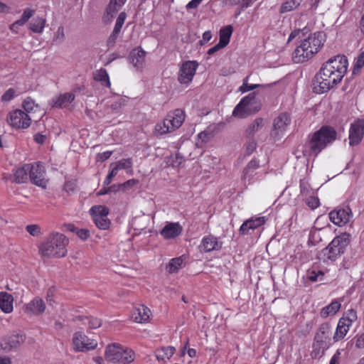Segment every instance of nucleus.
Segmentation results:
<instances>
[{"instance_id":"17","label":"nucleus","mask_w":364,"mask_h":364,"mask_svg":"<svg viewBox=\"0 0 364 364\" xmlns=\"http://www.w3.org/2000/svg\"><path fill=\"white\" fill-rule=\"evenodd\" d=\"M352 218L351 210L347 207L333 210L329 213L330 220L338 226H343L347 224Z\"/></svg>"},{"instance_id":"40","label":"nucleus","mask_w":364,"mask_h":364,"mask_svg":"<svg viewBox=\"0 0 364 364\" xmlns=\"http://www.w3.org/2000/svg\"><path fill=\"white\" fill-rule=\"evenodd\" d=\"M82 323L87 326L89 329H97L102 326V321L93 316H85L82 318Z\"/></svg>"},{"instance_id":"4","label":"nucleus","mask_w":364,"mask_h":364,"mask_svg":"<svg viewBox=\"0 0 364 364\" xmlns=\"http://www.w3.org/2000/svg\"><path fill=\"white\" fill-rule=\"evenodd\" d=\"M68 240L61 233L50 234L41 243L39 251L42 256L48 258L63 257L67 254Z\"/></svg>"},{"instance_id":"41","label":"nucleus","mask_w":364,"mask_h":364,"mask_svg":"<svg viewBox=\"0 0 364 364\" xmlns=\"http://www.w3.org/2000/svg\"><path fill=\"white\" fill-rule=\"evenodd\" d=\"M301 0H286L280 8L282 13L289 12L297 8L301 3Z\"/></svg>"},{"instance_id":"54","label":"nucleus","mask_w":364,"mask_h":364,"mask_svg":"<svg viewBox=\"0 0 364 364\" xmlns=\"http://www.w3.org/2000/svg\"><path fill=\"white\" fill-rule=\"evenodd\" d=\"M112 154V151H104L102 153H100L97 156V161H104L105 160L109 159Z\"/></svg>"},{"instance_id":"30","label":"nucleus","mask_w":364,"mask_h":364,"mask_svg":"<svg viewBox=\"0 0 364 364\" xmlns=\"http://www.w3.org/2000/svg\"><path fill=\"white\" fill-rule=\"evenodd\" d=\"M30 164H26L16 168L14 172V181L17 183H26L29 179Z\"/></svg>"},{"instance_id":"31","label":"nucleus","mask_w":364,"mask_h":364,"mask_svg":"<svg viewBox=\"0 0 364 364\" xmlns=\"http://www.w3.org/2000/svg\"><path fill=\"white\" fill-rule=\"evenodd\" d=\"M93 78L95 81L100 82L102 87L109 88L111 86L109 76L104 68L95 70L93 73Z\"/></svg>"},{"instance_id":"51","label":"nucleus","mask_w":364,"mask_h":364,"mask_svg":"<svg viewBox=\"0 0 364 364\" xmlns=\"http://www.w3.org/2000/svg\"><path fill=\"white\" fill-rule=\"evenodd\" d=\"M73 231L82 240H87L90 235V231L87 229L75 228Z\"/></svg>"},{"instance_id":"14","label":"nucleus","mask_w":364,"mask_h":364,"mask_svg":"<svg viewBox=\"0 0 364 364\" xmlns=\"http://www.w3.org/2000/svg\"><path fill=\"white\" fill-rule=\"evenodd\" d=\"M198 63L188 60L181 64L178 72V81L182 85H189L196 75Z\"/></svg>"},{"instance_id":"12","label":"nucleus","mask_w":364,"mask_h":364,"mask_svg":"<svg viewBox=\"0 0 364 364\" xmlns=\"http://www.w3.org/2000/svg\"><path fill=\"white\" fill-rule=\"evenodd\" d=\"M109 208L103 205H93L90 209V214L95 225L100 230H108L111 221L108 218Z\"/></svg>"},{"instance_id":"22","label":"nucleus","mask_w":364,"mask_h":364,"mask_svg":"<svg viewBox=\"0 0 364 364\" xmlns=\"http://www.w3.org/2000/svg\"><path fill=\"white\" fill-rule=\"evenodd\" d=\"M151 310L143 304L136 305L132 312V320L139 323H146L149 321Z\"/></svg>"},{"instance_id":"35","label":"nucleus","mask_w":364,"mask_h":364,"mask_svg":"<svg viewBox=\"0 0 364 364\" xmlns=\"http://www.w3.org/2000/svg\"><path fill=\"white\" fill-rule=\"evenodd\" d=\"M184 266V259L182 257L171 259L166 265V269L169 274L178 272Z\"/></svg>"},{"instance_id":"16","label":"nucleus","mask_w":364,"mask_h":364,"mask_svg":"<svg viewBox=\"0 0 364 364\" xmlns=\"http://www.w3.org/2000/svg\"><path fill=\"white\" fill-rule=\"evenodd\" d=\"M46 306L44 301L38 297H34L23 306V312L28 316H40L46 311Z\"/></svg>"},{"instance_id":"10","label":"nucleus","mask_w":364,"mask_h":364,"mask_svg":"<svg viewBox=\"0 0 364 364\" xmlns=\"http://www.w3.org/2000/svg\"><path fill=\"white\" fill-rule=\"evenodd\" d=\"M357 312L353 309H348L338 320L333 341L338 342L342 340L348 333L352 324L357 320Z\"/></svg>"},{"instance_id":"52","label":"nucleus","mask_w":364,"mask_h":364,"mask_svg":"<svg viewBox=\"0 0 364 364\" xmlns=\"http://www.w3.org/2000/svg\"><path fill=\"white\" fill-rule=\"evenodd\" d=\"M182 161V158H181L178 154H171L170 156L169 159L167 161V164L171 165L172 166H178L181 164Z\"/></svg>"},{"instance_id":"55","label":"nucleus","mask_w":364,"mask_h":364,"mask_svg":"<svg viewBox=\"0 0 364 364\" xmlns=\"http://www.w3.org/2000/svg\"><path fill=\"white\" fill-rule=\"evenodd\" d=\"M35 10L31 9H26L23 11V14L21 15V18L23 20L26 21V22L28 21V19L34 14Z\"/></svg>"},{"instance_id":"24","label":"nucleus","mask_w":364,"mask_h":364,"mask_svg":"<svg viewBox=\"0 0 364 364\" xmlns=\"http://www.w3.org/2000/svg\"><path fill=\"white\" fill-rule=\"evenodd\" d=\"M291 122L290 117L287 113H282L274 121V130L272 134L279 136L286 130Z\"/></svg>"},{"instance_id":"9","label":"nucleus","mask_w":364,"mask_h":364,"mask_svg":"<svg viewBox=\"0 0 364 364\" xmlns=\"http://www.w3.org/2000/svg\"><path fill=\"white\" fill-rule=\"evenodd\" d=\"M6 121L9 126L14 130L27 129L31 124L30 115L21 109L9 111L6 114Z\"/></svg>"},{"instance_id":"47","label":"nucleus","mask_w":364,"mask_h":364,"mask_svg":"<svg viewBox=\"0 0 364 364\" xmlns=\"http://www.w3.org/2000/svg\"><path fill=\"white\" fill-rule=\"evenodd\" d=\"M120 169L132 170V161L130 159H123L116 162Z\"/></svg>"},{"instance_id":"1","label":"nucleus","mask_w":364,"mask_h":364,"mask_svg":"<svg viewBox=\"0 0 364 364\" xmlns=\"http://www.w3.org/2000/svg\"><path fill=\"white\" fill-rule=\"evenodd\" d=\"M348 60L344 55H336L328 59L315 77L314 90L324 93L338 84L347 72Z\"/></svg>"},{"instance_id":"39","label":"nucleus","mask_w":364,"mask_h":364,"mask_svg":"<svg viewBox=\"0 0 364 364\" xmlns=\"http://www.w3.org/2000/svg\"><path fill=\"white\" fill-rule=\"evenodd\" d=\"M22 107L23 111L29 115V114L35 112L38 110L39 107L35 103V102L31 98H26L22 102Z\"/></svg>"},{"instance_id":"6","label":"nucleus","mask_w":364,"mask_h":364,"mask_svg":"<svg viewBox=\"0 0 364 364\" xmlns=\"http://www.w3.org/2000/svg\"><path fill=\"white\" fill-rule=\"evenodd\" d=\"M331 327L328 323H323L318 327L313 343L311 357L317 358L321 356L324 351L328 348V341L330 340Z\"/></svg>"},{"instance_id":"15","label":"nucleus","mask_w":364,"mask_h":364,"mask_svg":"<svg viewBox=\"0 0 364 364\" xmlns=\"http://www.w3.org/2000/svg\"><path fill=\"white\" fill-rule=\"evenodd\" d=\"M30 164L29 179L34 185L46 188L47 180L46 178V168L40 162H35Z\"/></svg>"},{"instance_id":"44","label":"nucleus","mask_w":364,"mask_h":364,"mask_svg":"<svg viewBox=\"0 0 364 364\" xmlns=\"http://www.w3.org/2000/svg\"><path fill=\"white\" fill-rule=\"evenodd\" d=\"M65 29L63 26H59L53 36V41L55 43H60L65 39Z\"/></svg>"},{"instance_id":"53","label":"nucleus","mask_w":364,"mask_h":364,"mask_svg":"<svg viewBox=\"0 0 364 364\" xmlns=\"http://www.w3.org/2000/svg\"><path fill=\"white\" fill-rule=\"evenodd\" d=\"M257 144L254 140H250L245 145V151L247 155H250L256 149Z\"/></svg>"},{"instance_id":"61","label":"nucleus","mask_w":364,"mask_h":364,"mask_svg":"<svg viewBox=\"0 0 364 364\" xmlns=\"http://www.w3.org/2000/svg\"><path fill=\"white\" fill-rule=\"evenodd\" d=\"M203 0H191L186 5V9H196L198 6V5L202 2Z\"/></svg>"},{"instance_id":"11","label":"nucleus","mask_w":364,"mask_h":364,"mask_svg":"<svg viewBox=\"0 0 364 364\" xmlns=\"http://www.w3.org/2000/svg\"><path fill=\"white\" fill-rule=\"evenodd\" d=\"M98 343L90 338L83 332H75L72 338V348L75 352H87L97 348Z\"/></svg>"},{"instance_id":"19","label":"nucleus","mask_w":364,"mask_h":364,"mask_svg":"<svg viewBox=\"0 0 364 364\" xmlns=\"http://www.w3.org/2000/svg\"><path fill=\"white\" fill-rule=\"evenodd\" d=\"M364 134V120H358L350 125L349 129V144L355 146L362 140Z\"/></svg>"},{"instance_id":"32","label":"nucleus","mask_w":364,"mask_h":364,"mask_svg":"<svg viewBox=\"0 0 364 364\" xmlns=\"http://www.w3.org/2000/svg\"><path fill=\"white\" fill-rule=\"evenodd\" d=\"M174 129L171 127L169 123L164 119L155 125L154 133L156 136H162L174 132Z\"/></svg>"},{"instance_id":"64","label":"nucleus","mask_w":364,"mask_h":364,"mask_svg":"<svg viewBox=\"0 0 364 364\" xmlns=\"http://www.w3.org/2000/svg\"><path fill=\"white\" fill-rule=\"evenodd\" d=\"M356 347L358 348H364V333L361 334L356 341Z\"/></svg>"},{"instance_id":"62","label":"nucleus","mask_w":364,"mask_h":364,"mask_svg":"<svg viewBox=\"0 0 364 364\" xmlns=\"http://www.w3.org/2000/svg\"><path fill=\"white\" fill-rule=\"evenodd\" d=\"M46 136H44L40 133H38L34 136L35 141L40 144H43L46 141Z\"/></svg>"},{"instance_id":"37","label":"nucleus","mask_w":364,"mask_h":364,"mask_svg":"<svg viewBox=\"0 0 364 364\" xmlns=\"http://www.w3.org/2000/svg\"><path fill=\"white\" fill-rule=\"evenodd\" d=\"M232 31V27L230 25L220 28V40L218 43H220L222 46L225 47L229 43Z\"/></svg>"},{"instance_id":"34","label":"nucleus","mask_w":364,"mask_h":364,"mask_svg":"<svg viewBox=\"0 0 364 364\" xmlns=\"http://www.w3.org/2000/svg\"><path fill=\"white\" fill-rule=\"evenodd\" d=\"M176 349L172 346L162 347L156 350V357L159 360H169L175 353Z\"/></svg>"},{"instance_id":"56","label":"nucleus","mask_w":364,"mask_h":364,"mask_svg":"<svg viewBox=\"0 0 364 364\" xmlns=\"http://www.w3.org/2000/svg\"><path fill=\"white\" fill-rule=\"evenodd\" d=\"M55 295V289L53 287H50L48 289L46 292V300L49 303V304H52L54 302L53 297Z\"/></svg>"},{"instance_id":"45","label":"nucleus","mask_w":364,"mask_h":364,"mask_svg":"<svg viewBox=\"0 0 364 364\" xmlns=\"http://www.w3.org/2000/svg\"><path fill=\"white\" fill-rule=\"evenodd\" d=\"M248 79H249V77H245L244 80H243V83L242 85L240 87L239 90L240 92H248V91H250V90H254L255 88L256 87H258L259 85H257V84H252V85H249L248 84Z\"/></svg>"},{"instance_id":"33","label":"nucleus","mask_w":364,"mask_h":364,"mask_svg":"<svg viewBox=\"0 0 364 364\" xmlns=\"http://www.w3.org/2000/svg\"><path fill=\"white\" fill-rule=\"evenodd\" d=\"M265 125V122L262 118L255 119L246 129V134L248 136L255 135L258 132L261 131Z\"/></svg>"},{"instance_id":"21","label":"nucleus","mask_w":364,"mask_h":364,"mask_svg":"<svg viewBox=\"0 0 364 364\" xmlns=\"http://www.w3.org/2000/svg\"><path fill=\"white\" fill-rule=\"evenodd\" d=\"M223 242L213 235L204 237L199 245L200 252H209L213 250H219L222 248Z\"/></svg>"},{"instance_id":"48","label":"nucleus","mask_w":364,"mask_h":364,"mask_svg":"<svg viewBox=\"0 0 364 364\" xmlns=\"http://www.w3.org/2000/svg\"><path fill=\"white\" fill-rule=\"evenodd\" d=\"M16 95V92L14 88L8 89L1 97L2 102H9Z\"/></svg>"},{"instance_id":"25","label":"nucleus","mask_w":364,"mask_h":364,"mask_svg":"<svg viewBox=\"0 0 364 364\" xmlns=\"http://www.w3.org/2000/svg\"><path fill=\"white\" fill-rule=\"evenodd\" d=\"M182 230V226L178 223H167L160 233L164 239L170 240L178 237Z\"/></svg>"},{"instance_id":"7","label":"nucleus","mask_w":364,"mask_h":364,"mask_svg":"<svg viewBox=\"0 0 364 364\" xmlns=\"http://www.w3.org/2000/svg\"><path fill=\"white\" fill-rule=\"evenodd\" d=\"M261 104L254 94L243 97L235 107L232 115L238 118H245L260 109Z\"/></svg>"},{"instance_id":"18","label":"nucleus","mask_w":364,"mask_h":364,"mask_svg":"<svg viewBox=\"0 0 364 364\" xmlns=\"http://www.w3.org/2000/svg\"><path fill=\"white\" fill-rule=\"evenodd\" d=\"M23 334H13L4 338L1 342V348L5 352H10L17 349L25 341Z\"/></svg>"},{"instance_id":"50","label":"nucleus","mask_w":364,"mask_h":364,"mask_svg":"<svg viewBox=\"0 0 364 364\" xmlns=\"http://www.w3.org/2000/svg\"><path fill=\"white\" fill-rule=\"evenodd\" d=\"M306 205L312 210L317 208L320 205V200L316 196H310L306 199Z\"/></svg>"},{"instance_id":"46","label":"nucleus","mask_w":364,"mask_h":364,"mask_svg":"<svg viewBox=\"0 0 364 364\" xmlns=\"http://www.w3.org/2000/svg\"><path fill=\"white\" fill-rule=\"evenodd\" d=\"M26 231L32 236L36 237L41 235V228L38 225L31 224L26 227Z\"/></svg>"},{"instance_id":"2","label":"nucleus","mask_w":364,"mask_h":364,"mask_svg":"<svg viewBox=\"0 0 364 364\" xmlns=\"http://www.w3.org/2000/svg\"><path fill=\"white\" fill-rule=\"evenodd\" d=\"M336 137V132L333 128L327 126L322 127L309 137L304 150V154L307 156H316L328 144L332 143Z\"/></svg>"},{"instance_id":"29","label":"nucleus","mask_w":364,"mask_h":364,"mask_svg":"<svg viewBox=\"0 0 364 364\" xmlns=\"http://www.w3.org/2000/svg\"><path fill=\"white\" fill-rule=\"evenodd\" d=\"M0 309L6 314L11 313L14 309V297L11 294L6 292H0Z\"/></svg>"},{"instance_id":"13","label":"nucleus","mask_w":364,"mask_h":364,"mask_svg":"<svg viewBox=\"0 0 364 364\" xmlns=\"http://www.w3.org/2000/svg\"><path fill=\"white\" fill-rule=\"evenodd\" d=\"M265 173L260 170L259 160L252 159L243 169L241 179L245 185H249L260 180Z\"/></svg>"},{"instance_id":"57","label":"nucleus","mask_w":364,"mask_h":364,"mask_svg":"<svg viewBox=\"0 0 364 364\" xmlns=\"http://www.w3.org/2000/svg\"><path fill=\"white\" fill-rule=\"evenodd\" d=\"M309 184L305 180H301L300 181V189L301 193H308L309 191Z\"/></svg>"},{"instance_id":"5","label":"nucleus","mask_w":364,"mask_h":364,"mask_svg":"<svg viewBox=\"0 0 364 364\" xmlns=\"http://www.w3.org/2000/svg\"><path fill=\"white\" fill-rule=\"evenodd\" d=\"M105 358L109 362L129 364L134 360L135 353L130 348H124L118 343H112L107 346Z\"/></svg>"},{"instance_id":"3","label":"nucleus","mask_w":364,"mask_h":364,"mask_svg":"<svg viewBox=\"0 0 364 364\" xmlns=\"http://www.w3.org/2000/svg\"><path fill=\"white\" fill-rule=\"evenodd\" d=\"M325 42L323 32L314 33L304 39L294 52V60L296 63L304 62L318 52Z\"/></svg>"},{"instance_id":"20","label":"nucleus","mask_w":364,"mask_h":364,"mask_svg":"<svg viewBox=\"0 0 364 364\" xmlns=\"http://www.w3.org/2000/svg\"><path fill=\"white\" fill-rule=\"evenodd\" d=\"M130 63L139 71L146 67V52L141 48L133 49L129 55Z\"/></svg>"},{"instance_id":"49","label":"nucleus","mask_w":364,"mask_h":364,"mask_svg":"<svg viewBox=\"0 0 364 364\" xmlns=\"http://www.w3.org/2000/svg\"><path fill=\"white\" fill-rule=\"evenodd\" d=\"M126 17H127V15L124 12H121L119 14V15L118 16V17L117 18L115 26L114 28V29L116 30V32H120L121 28L125 21Z\"/></svg>"},{"instance_id":"60","label":"nucleus","mask_w":364,"mask_h":364,"mask_svg":"<svg viewBox=\"0 0 364 364\" xmlns=\"http://www.w3.org/2000/svg\"><path fill=\"white\" fill-rule=\"evenodd\" d=\"M119 32H116V30H113L112 34L110 35L108 40V45L113 46L115 43L116 39L117 38L118 34Z\"/></svg>"},{"instance_id":"59","label":"nucleus","mask_w":364,"mask_h":364,"mask_svg":"<svg viewBox=\"0 0 364 364\" xmlns=\"http://www.w3.org/2000/svg\"><path fill=\"white\" fill-rule=\"evenodd\" d=\"M119 170H120V168L118 167V166L117 165L116 163L112 164L110 165V171H109V174L114 178V176H116L117 175Z\"/></svg>"},{"instance_id":"23","label":"nucleus","mask_w":364,"mask_h":364,"mask_svg":"<svg viewBox=\"0 0 364 364\" xmlns=\"http://www.w3.org/2000/svg\"><path fill=\"white\" fill-rule=\"evenodd\" d=\"M185 117V112L182 109H176L168 112L164 119L166 121V123L170 124L174 130H176L183 124Z\"/></svg>"},{"instance_id":"42","label":"nucleus","mask_w":364,"mask_h":364,"mask_svg":"<svg viewBox=\"0 0 364 364\" xmlns=\"http://www.w3.org/2000/svg\"><path fill=\"white\" fill-rule=\"evenodd\" d=\"M324 274L322 270L311 269L308 271V278L311 282L322 281Z\"/></svg>"},{"instance_id":"58","label":"nucleus","mask_w":364,"mask_h":364,"mask_svg":"<svg viewBox=\"0 0 364 364\" xmlns=\"http://www.w3.org/2000/svg\"><path fill=\"white\" fill-rule=\"evenodd\" d=\"M340 357L341 352L338 350L331 358L329 364H339Z\"/></svg>"},{"instance_id":"63","label":"nucleus","mask_w":364,"mask_h":364,"mask_svg":"<svg viewBox=\"0 0 364 364\" xmlns=\"http://www.w3.org/2000/svg\"><path fill=\"white\" fill-rule=\"evenodd\" d=\"M223 48H225V47L222 46L221 44L218 43L208 50V54L213 55L215 53H216L217 51H218L220 49Z\"/></svg>"},{"instance_id":"26","label":"nucleus","mask_w":364,"mask_h":364,"mask_svg":"<svg viewBox=\"0 0 364 364\" xmlns=\"http://www.w3.org/2000/svg\"><path fill=\"white\" fill-rule=\"evenodd\" d=\"M75 97L73 92L60 94L52 98L51 105L54 107L65 108L73 102Z\"/></svg>"},{"instance_id":"8","label":"nucleus","mask_w":364,"mask_h":364,"mask_svg":"<svg viewBox=\"0 0 364 364\" xmlns=\"http://www.w3.org/2000/svg\"><path fill=\"white\" fill-rule=\"evenodd\" d=\"M351 235L349 233H343L336 237L326 248L324 255L331 260H336L342 255L346 247L349 245Z\"/></svg>"},{"instance_id":"28","label":"nucleus","mask_w":364,"mask_h":364,"mask_svg":"<svg viewBox=\"0 0 364 364\" xmlns=\"http://www.w3.org/2000/svg\"><path fill=\"white\" fill-rule=\"evenodd\" d=\"M341 308V301L333 299L327 306L323 307L320 311V316L323 318L335 316Z\"/></svg>"},{"instance_id":"43","label":"nucleus","mask_w":364,"mask_h":364,"mask_svg":"<svg viewBox=\"0 0 364 364\" xmlns=\"http://www.w3.org/2000/svg\"><path fill=\"white\" fill-rule=\"evenodd\" d=\"M363 66H364V52L363 51L355 59L353 73L355 74V73H358Z\"/></svg>"},{"instance_id":"38","label":"nucleus","mask_w":364,"mask_h":364,"mask_svg":"<svg viewBox=\"0 0 364 364\" xmlns=\"http://www.w3.org/2000/svg\"><path fill=\"white\" fill-rule=\"evenodd\" d=\"M127 0H110V2L107 8V13L112 17L117 13L122 6L125 4Z\"/></svg>"},{"instance_id":"27","label":"nucleus","mask_w":364,"mask_h":364,"mask_svg":"<svg viewBox=\"0 0 364 364\" xmlns=\"http://www.w3.org/2000/svg\"><path fill=\"white\" fill-rule=\"evenodd\" d=\"M265 222L266 219L264 217L252 218L242 224L240 228V232L242 235H246L249 233L250 230H255L262 226Z\"/></svg>"},{"instance_id":"36","label":"nucleus","mask_w":364,"mask_h":364,"mask_svg":"<svg viewBox=\"0 0 364 364\" xmlns=\"http://www.w3.org/2000/svg\"><path fill=\"white\" fill-rule=\"evenodd\" d=\"M46 20L44 18L36 17L29 23V28L34 33H43L46 26Z\"/></svg>"}]
</instances>
